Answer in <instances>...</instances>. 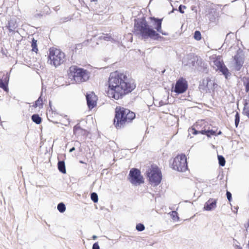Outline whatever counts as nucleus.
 Returning <instances> with one entry per match:
<instances>
[{"mask_svg": "<svg viewBox=\"0 0 249 249\" xmlns=\"http://www.w3.org/2000/svg\"><path fill=\"white\" fill-rule=\"evenodd\" d=\"M135 87L133 80L123 73L115 71L110 73L108 79L107 95L110 98L118 100L131 92Z\"/></svg>", "mask_w": 249, "mask_h": 249, "instance_id": "1", "label": "nucleus"}, {"mask_svg": "<svg viewBox=\"0 0 249 249\" xmlns=\"http://www.w3.org/2000/svg\"><path fill=\"white\" fill-rule=\"evenodd\" d=\"M134 30V34L139 35L145 40L148 38L157 40L160 37V35L147 24L145 19L135 21Z\"/></svg>", "mask_w": 249, "mask_h": 249, "instance_id": "2", "label": "nucleus"}, {"mask_svg": "<svg viewBox=\"0 0 249 249\" xmlns=\"http://www.w3.org/2000/svg\"><path fill=\"white\" fill-rule=\"evenodd\" d=\"M135 117V114L133 112L123 107H117L114 124L117 128H121L130 123Z\"/></svg>", "mask_w": 249, "mask_h": 249, "instance_id": "3", "label": "nucleus"}, {"mask_svg": "<svg viewBox=\"0 0 249 249\" xmlns=\"http://www.w3.org/2000/svg\"><path fill=\"white\" fill-rule=\"evenodd\" d=\"M66 61V57L64 53L60 50L53 48H50L48 55V62L49 63L57 67Z\"/></svg>", "mask_w": 249, "mask_h": 249, "instance_id": "4", "label": "nucleus"}, {"mask_svg": "<svg viewBox=\"0 0 249 249\" xmlns=\"http://www.w3.org/2000/svg\"><path fill=\"white\" fill-rule=\"evenodd\" d=\"M70 76H72L76 83H81L86 81L89 78V72L88 71L76 66H71L70 68Z\"/></svg>", "mask_w": 249, "mask_h": 249, "instance_id": "5", "label": "nucleus"}, {"mask_svg": "<svg viewBox=\"0 0 249 249\" xmlns=\"http://www.w3.org/2000/svg\"><path fill=\"white\" fill-rule=\"evenodd\" d=\"M146 173L151 184L157 186L160 184L161 180V174L159 169L156 165H152Z\"/></svg>", "mask_w": 249, "mask_h": 249, "instance_id": "6", "label": "nucleus"}, {"mask_svg": "<svg viewBox=\"0 0 249 249\" xmlns=\"http://www.w3.org/2000/svg\"><path fill=\"white\" fill-rule=\"evenodd\" d=\"M173 169L179 172H185L187 170V159L185 155L177 156L172 163Z\"/></svg>", "mask_w": 249, "mask_h": 249, "instance_id": "7", "label": "nucleus"}, {"mask_svg": "<svg viewBox=\"0 0 249 249\" xmlns=\"http://www.w3.org/2000/svg\"><path fill=\"white\" fill-rule=\"evenodd\" d=\"M213 67L216 70H219L225 76L226 79L231 74L229 72L228 68L224 64L223 60L220 56H216L213 61Z\"/></svg>", "mask_w": 249, "mask_h": 249, "instance_id": "8", "label": "nucleus"}, {"mask_svg": "<svg viewBox=\"0 0 249 249\" xmlns=\"http://www.w3.org/2000/svg\"><path fill=\"white\" fill-rule=\"evenodd\" d=\"M129 181L134 185L138 186L144 182L143 177L138 169H131L129 172Z\"/></svg>", "mask_w": 249, "mask_h": 249, "instance_id": "9", "label": "nucleus"}, {"mask_svg": "<svg viewBox=\"0 0 249 249\" xmlns=\"http://www.w3.org/2000/svg\"><path fill=\"white\" fill-rule=\"evenodd\" d=\"M187 88V81L183 78H180L176 82L174 91L178 94L182 93L186 90Z\"/></svg>", "mask_w": 249, "mask_h": 249, "instance_id": "10", "label": "nucleus"}, {"mask_svg": "<svg viewBox=\"0 0 249 249\" xmlns=\"http://www.w3.org/2000/svg\"><path fill=\"white\" fill-rule=\"evenodd\" d=\"M196 57L193 54H188L184 56L182 59V64L189 68H193L195 66Z\"/></svg>", "mask_w": 249, "mask_h": 249, "instance_id": "11", "label": "nucleus"}, {"mask_svg": "<svg viewBox=\"0 0 249 249\" xmlns=\"http://www.w3.org/2000/svg\"><path fill=\"white\" fill-rule=\"evenodd\" d=\"M234 60L235 61L234 69L236 71H239L241 70L244 61L242 53L238 52L234 56Z\"/></svg>", "mask_w": 249, "mask_h": 249, "instance_id": "12", "label": "nucleus"}, {"mask_svg": "<svg viewBox=\"0 0 249 249\" xmlns=\"http://www.w3.org/2000/svg\"><path fill=\"white\" fill-rule=\"evenodd\" d=\"M87 105L89 108L92 109L97 104V98L94 93H87L86 95Z\"/></svg>", "mask_w": 249, "mask_h": 249, "instance_id": "13", "label": "nucleus"}, {"mask_svg": "<svg viewBox=\"0 0 249 249\" xmlns=\"http://www.w3.org/2000/svg\"><path fill=\"white\" fill-rule=\"evenodd\" d=\"M150 18L151 20L154 21L153 25L157 32L161 33L162 35L167 36L168 35L167 33L163 32L161 30L162 18L159 19L154 17H151Z\"/></svg>", "mask_w": 249, "mask_h": 249, "instance_id": "14", "label": "nucleus"}, {"mask_svg": "<svg viewBox=\"0 0 249 249\" xmlns=\"http://www.w3.org/2000/svg\"><path fill=\"white\" fill-rule=\"evenodd\" d=\"M216 199L211 198L205 203L204 209L208 211H212L216 207Z\"/></svg>", "mask_w": 249, "mask_h": 249, "instance_id": "15", "label": "nucleus"}, {"mask_svg": "<svg viewBox=\"0 0 249 249\" xmlns=\"http://www.w3.org/2000/svg\"><path fill=\"white\" fill-rule=\"evenodd\" d=\"M188 131L189 132L192 133L195 135L198 133H201L202 134L206 135L208 137H210L211 135H213L215 134V132L213 130H206L204 129L201 131H197L195 128H191L189 129Z\"/></svg>", "mask_w": 249, "mask_h": 249, "instance_id": "16", "label": "nucleus"}, {"mask_svg": "<svg viewBox=\"0 0 249 249\" xmlns=\"http://www.w3.org/2000/svg\"><path fill=\"white\" fill-rule=\"evenodd\" d=\"M203 83L206 85V87L208 90H213L215 88V86L216 85L214 81L208 78H207L206 80H204Z\"/></svg>", "mask_w": 249, "mask_h": 249, "instance_id": "17", "label": "nucleus"}, {"mask_svg": "<svg viewBox=\"0 0 249 249\" xmlns=\"http://www.w3.org/2000/svg\"><path fill=\"white\" fill-rule=\"evenodd\" d=\"M10 32H13L17 27L16 22L13 20H11L8 22L6 26Z\"/></svg>", "mask_w": 249, "mask_h": 249, "instance_id": "18", "label": "nucleus"}, {"mask_svg": "<svg viewBox=\"0 0 249 249\" xmlns=\"http://www.w3.org/2000/svg\"><path fill=\"white\" fill-rule=\"evenodd\" d=\"M58 168L61 173L63 174L66 173L65 164L64 161H59L58 162Z\"/></svg>", "mask_w": 249, "mask_h": 249, "instance_id": "19", "label": "nucleus"}, {"mask_svg": "<svg viewBox=\"0 0 249 249\" xmlns=\"http://www.w3.org/2000/svg\"><path fill=\"white\" fill-rule=\"evenodd\" d=\"M32 121L36 124H39L41 123V118L38 114H34L32 116Z\"/></svg>", "mask_w": 249, "mask_h": 249, "instance_id": "20", "label": "nucleus"}, {"mask_svg": "<svg viewBox=\"0 0 249 249\" xmlns=\"http://www.w3.org/2000/svg\"><path fill=\"white\" fill-rule=\"evenodd\" d=\"M99 39L102 40L104 39L106 41H111L113 40V38L109 34H103L101 36L99 37Z\"/></svg>", "mask_w": 249, "mask_h": 249, "instance_id": "21", "label": "nucleus"}, {"mask_svg": "<svg viewBox=\"0 0 249 249\" xmlns=\"http://www.w3.org/2000/svg\"><path fill=\"white\" fill-rule=\"evenodd\" d=\"M37 40L35 39L34 38H33L32 41V51L35 52H37L38 51V49L37 48Z\"/></svg>", "mask_w": 249, "mask_h": 249, "instance_id": "22", "label": "nucleus"}, {"mask_svg": "<svg viewBox=\"0 0 249 249\" xmlns=\"http://www.w3.org/2000/svg\"><path fill=\"white\" fill-rule=\"evenodd\" d=\"M57 209L60 213H63L66 210V207L63 203H60L57 205Z\"/></svg>", "mask_w": 249, "mask_h": 249, "instance_id": "23", "label": "nucleus"}, {"mask_svg": "<svg viewBox=\"0 0 249 249\" xmlns=\"http://www.w3.org/2000/svg\"><path fill=\"white\" fill-rule=\"evenodd\" d=\"M0 88L7 91L8 89V84L5 83L3 80L0 79Z\"/></svg>", "mask_w": 249, "mask_h": 249, "instance_id": "24", "label": "nucleus"}, {"mask_svg": "<svg viewBox=\"0 0 249 249\" xmlns=\"http://www.w3.org/2000/svg\"><path fill=\"white\" fill-rule=\"evenodd\" d=\"M218 160L219 164L220 166H224L225 165V160L224 157L221 155H218Z\"/></svg>", "mask_w": 249, "mask_h": 249, "instance_id": "25", "label": "nucleus"}, {"mask_svg": "<svg viewBox=\"0 0 249 249\" xmlns=\"http://www.w3.org/2000/svg\"><path fill=\"white\" fill-rule=\"evenodd\" d=\"M243 112L249 118V104L246 103L244 107Z\"/></svg>", "mask_w": 249, "mask_h": 249, "instance_id": "26", "label": "nucleus"}, {"mask_svg": "<svg viewBox=\"0 0 249 249\" xmlns=\"http://www.w3.org/2000/svg\"><path fill=\"white\" fill-rule=\"evenodd\" d=\"M194 37L196 40L197 41L200 40L201 38L200 32L198 31H195L194 33Z\"/></svg>", "mask_w": 249, "mask_h": 249, "instance_id": "27", "label": "nucleus"}, {"mask_svg": "<svg viewBox=\"0 0 249 249\" xmlns=\"http://www.w3.org/2000/svg\"><path fill=\"white\" fill-rule=\"evenodd\" d=\"M42 99L41 98V97L40 96L39 98L36 100L35 102V105H34V107H40L42 106Z\"/></svg>", "mask_w": 249, "mask_h": 249, "instance_id": "28", "label": "nucleus"}, {"mask_svg": "<svg viewBox=\"0 0 249 249\" xmlns=\"http://www.w3.org/2000/svg\"><path fill=\"white\" fill-rule=\"evenodd\" d=\"M91 199L94 202L96 203L98 200V195L96 193H92L91 194Z\"/></svg>", "mask_w": 249, "mask_h": 249, "instance_id": "29", "label": "nucleus"}, {"mask_svg": "<svg viewBox=\"0 0 249 249\" xmlns=\"http://www.w3.org/2000/svg\"><path fill=\"white\" fill-rule=\"evenodd\" d=\"M136 229L139 231H142L144 230L145 227L143 224L139 223L136 225Z\"/></svg>", "mask_w": 249, "mask_h": 249, "instance_id": "30", "label": "nucleus"}, {"mask_svg": "<svg viewBox=\"0 0 249 249\" xmlns=\"http://www.w3.org/2000/svg\"><path fill=\"white\" fill-rule=\"evenodd\" d=\"M62 124H64L65 126H68L70 124V121L69 119L68 118V116L67 115H65L64 116V118L62 120Z\"/></svg>", "mask_w": 249, "mask_h": 249, "instance_id": "31", "label": "nucleus"}, {"mask_svg": "<svg viewBox=\"0 0 249 249\" xmlns=\"http://www.w3.org/2000/svg\"><path fill=\"white\" fill-rule=\"evenodd\" d=\"M240 121V116L238 112H236L235 116V124L236 127L238 126Z\"/></svg>", "mask_w": 249, "mask_h": 249, "instance_id": "32", "label": "nucleus"}, {"mask_svg": "<svg viewBox=\"0 0 249 249\" xmlns=\"http://www.w3.org/2000/svg\"><path fill=\"white\" fill-rule=\"evenodd\" d=\"M9 74L8 73H6V75H3L2 79H0V80H3V81L8 84L9 80Z\"/></svg>", "mask_w": 249, "mask_h": 249, "instance_id": "33", "label": "nucleus"}, {"mask_svg": "<svg viewBox=\"0 0 249 249\" xmlns=\"http://www.w3.org/2000/svg\"><path fill=\"white\" fill-rule=\"evenodd\" d=\"M171 216H172L173 220H175L176 219H178V217L177 215V213L176 211H172L171 213Z\"/></svg>", "mask_w": 249, "mask_h": 249, "instance_id": "34", "label": "nucleus"}, {"mask_svg": "<svg viewBox=\"0 0 249 249\" xmlns=\"http://www.w3.org/2000/svg\"><path fill=\"white\" fill-rule=\"evenodd\" d=\"M81 130L80 126L78 124L76 125L73 127V132L74 134H76L78 131Z\"/></svg>", "mask_w": 249, "mask_h": 249, "instance_id": "35", "label": "nucleus"}, {"mask_svg": "<svg viewBox=\"0 0 249 249\" xmlns=\"http://www.w3.org/2000/svg\"><path fill=\"white\" fill-rule=\"evenodd\" d=\"M244 85L246 87V90L247 92L249 91V78L247 80L246 82H244Z\"/></svg>", "mask_w": 249, "mask_h": 249, "instance_id": "36", "label": "nucleus"}, {"mask_svg": "<svg viewBox=\"0 0 249 249\" xmlns=\"http://www.w3.org/2000/svg\"><path fill=\"white\" fill-rule=\"evenodd\" d=\"M226 196L228 200L231 201V194L230 192L227 191Z\"/></svg>", "mask_w": 249, "mask_h": 249, "instance_id": "37", "label": "nucleus"}, {"mask_svg": "<svg viewBox=\"0 0 249 249\" xmlns=\"http://www.w3.org/2000/svg\"><path fill=\"white\" fill-rule=\"evenodd\" d=\"M182 8L185 9L186 8V6H182V5H180L179 6V7H178L179 11L181 13H184V12L182 10Z\"/></svg>", "mask_w": 249, "mask_h": 249, "instance_id": "38", "label": "nucleus"}, {"mask_svg": "<svg viewBox=\"0 0 249 249\" xmlns=\"http://www.w3.org/2000/svg\"><path fill=\"white\" fill-rule=\"evenodd\" d=\"M92 249H100V247L98 243H95L92 246Z\"/></svg>", "mask_w": 249, "mask_h": 249, "instance_id": "39", "label": "nucleus"}, {"mask_svg": "<svg viewBox=\"0 0 249 249\" xmlns=\"http://www.w3.org/2000/svg\"><path fill=\"white\" fill-rule=\"evenodd\" d=\"M74 150H75V148L74 147H73L72 148H71V149H70V152H72V151H73Z\"/></svg>", "mask_w": 249, "mask_h": 249, "instance_id": "40", "label": "nucleus"}, {"mask_svg": "<svg viewBox=\"0 0 249 249\" xmlns=\"http://www.w3.org/2000/svg\"><path fill=\"white\" fill-rule=\"evenodd\" d=\"M97 236H96V235H93V236H92V238H93V240H95V239H97Z\"/></svg>", "mask_w": 249, "mask_h": 249, "instance_id": "41", "label": "nucleus"}, {"mask_svg": "<svg viewBox=\"0 0 249 249\" xmlns=\"http://www.w3.org/2000/svg\"><path fill=\"white\" fill-rule=\"evenodd\" d=\"M98 0H90L91 1H97Z\"/></svg>", "mask_w": 249, "mask_h": 249, "instance_id": "42", "label": "nucleus"}, {"mask_svg": "<svg viewBox=\"0 0 249 249\" xmlns=\"http://www.w3.org/2000/svg\"><path fill=\"white\" fill-rule=\"evenodd\" d=\"M237 249H242V248L240 247H238Z\"/></svg>", "mask_w": 249, "mask_h": 249, "instance_id": "43", "label": "nucleus"}]
</instances>
